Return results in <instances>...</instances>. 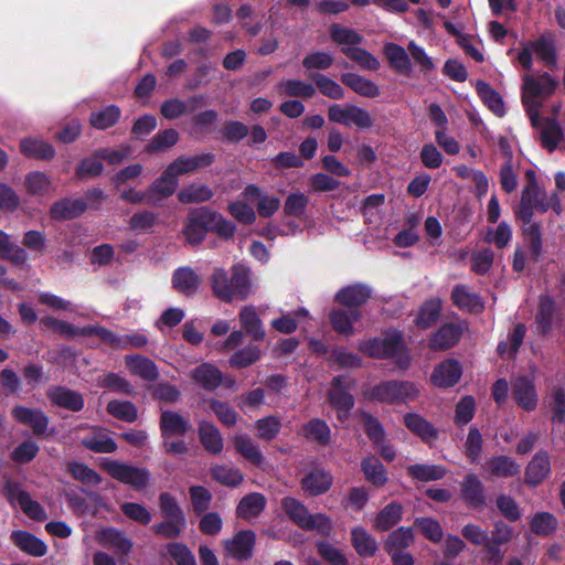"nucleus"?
Masks as SVG:
<instances>
[{"mask_svg": "<svg viewBox=\"0 0 565 565\" xmlns=\"http://www.w3.org/2000/svg\"><path fill=\"white\" fill-rule=\"evenodd\" d=\"M525 180L526 184L522 189L518 206L514 207V215L524 224L522 233L527 242L532 262L539 263L543 255L542 230L541 224L532 220L534 211H537V201H542L545 191L540 188L534 170L525 171Z\"/></svg>", "mask_w": 565, "mask_h": 565, "instance_id": "obj_1", "label": "nucleus"}, {"mask_svg": "<svg viewBox=\"0 0 565 565\" xmlns=\"http://www.w3.org/2000/svg\"><path fill=\"white\" fill-rule=\"evenodd\" d=\"M236 225L226 220L220 212L209 206L190 209L182 227L185 242L191 246L203 243L207 233H215L220 238H234Z\"/></svg>", "mask_w": 565, "mask_h": 565, "instance_id": "obj_2", "label": "nucleus"}, {"mask_svg": "<svg viewBox=\"0 0 565 565\" xmlns=\"http://www.w3.org/2000/svg\"><path fill=\"white\" fill-rule=\"evenodd\" d=\"M210 285L213 295L223 302L246 300L252 292L250 270L243 264H234L231 273L215 268Z\"/></svg>", "mask_w": 565, "mask_h": 565, "instance_id": "obj_3", "label": "nucleus"}, {"mask_svg": "<svg viewBox=\"0 0 565 565\" xmlns=\"http://www.w3.org/2000/svg\"><path fill=\"white\" fill-rule=\"evenodd\" d=\"M359 351L372 359H396V365L406 370L411 365V355L401 331H392L385 338H371L359 344Z\"/></svg>", "mask_w": 565, "mask_h": 565, "instance_id": "obj_4", "label": "nucleus"}, {"mask_svg": "<svg viewBox=\"0 0 565 565\" xmlns=\"http://www.w3.org/2000/svg\"><path fill=\"white\" fill-rule=\"evenodd\" d=\"M558 82L544 72L537 76L524 75L522 103L533 127L539 126L541 104L536 100L539 97L547 98L554 94Z\"/></svg>", "mask_w": 565, "mask_h": 565, "instance_id": "obj_5", "label": "nucleus"}, {"mask_svg": "<svg viewBox=\"0 0 565 565\" xmlns=\"http://www.w3.org/2000/svg\"><path fill=\"white\" fill-rule=\"evenodd\" d=\"M365 399L388 405L415 401L419 390L415 383L403 380H385L363 392Z\"/></svg>", "mask_w": 565, "mask_h": 565, "instance_id": "obj_6", "label": "nucleus"}, {"mask_svg": "<svg viewBox=\"0 0 565 565\" xmlns=\"http://www.w3.org/2000/svg\"><path fill=\"white\" fill-rule=\"evenodd\" d=\"M100 466L113 479L128 484L137 492L145 490L151 480V472L143 467H136L109 458L104 459Z\"/></svg>", "mask_w": 565, "mask_h": 565, "instance_id": "obj_7", "label": "nucleus"}, {"mask_svg": "<svg viewBox=\"0 0 565 565\" xmlns=\"http://www.w3.org/2000/svg\"><path fill=\"white\" fill-rule=\"evenodd\" d=\"M13 419L32 429L36 437H53L56 434L54 427L50 428V417L41 408H31L23 405H17L12 408Z\"/></svg>", "mask_w": 565, "mask_h": 565, "instance_id": "obj_8", "label": "nucleus"}, {"mask_svg": "<svg viewBox=\"0 0 565 565\" xmlns=\"http://www.w3.org/2000/svg\"><path fill=\"white\" fill-rule=\"evenodd\" d=\"M328 118L331 122L344 126L354 125L359 129H369L374 124L371 115L364 108L352 104L345 106L339 104L331 105L328 108Z\"/></svg>", "mask_w": 565, "mask_h": 565, "instance_id": "obj_9", "label": "nucleus"}, {"mask_svg": "<svg viewBox=\"0 0 565 565\" xmlns=\"http://www.w3.org/2000/svg\"><path fill=\"white\" fill-rule=\"evenodd\" d=\"M468 329L466 320L443 323L428 339V348L433 351H446L456 347L463 332Z\"/></svg>", "mask_w": 565, "mask_h": 565, "instance_id": "obj_10", "label": "nucleus"}, {"mask_svg": "<svg viewBox=\"0 0 565 565\" xmlns=\"http://www.w3.org/2000/svg\"><path fill=\"white\" fill-rule=\"evenodd\" d=\"M282 505L290 519L303 529H317L322 532L330 529L329 520L323 514H309L307 509L294 497H287Z\"/></svg>", "mask_w": 565, "mask_h": 565, "instance_id": "obj_11", "label": "nucleus"}, {"mask_svg": "<svg viewBox=\"0 0 565 565\" xmlns=\"http://www.w3.org/2000/svg\"><path fill=\"white\" fill-rule=\"evenodd\" d=\"M350 390L351 386L344 383L342 375H337L332 379L328 401L337 411L339 420H345L354 407L355 399Z\"/></svg>", "mask_w": 565, "mask_h": 565, "instance_id": "obj_12", "label": "nucleus"}, {"mask_svg": "<svg viewBox=\"0 0 565 565\" xmlns=\"http://www.w3.org/2000/svg\"><path fill=\"white\" fill-rule=\"evenodd\" d=\"M372 298V289L370 286L355 282L342 287L334 295V302L349 309L360 310Z\"/></svg>", "mask_w": 565, "mask_h": 565, "instance_id": "obj_13", "label": "nucleus"}, {"mask_svg": "<svg viewBox=\"0 0 565 565\" xmlns=\"http://www.w3.org/2000/svg\"><path fill=\"white\" fill-rule=\"evenodd\" d=\"M46 396L52 405L74 413L81 412L85 406L83 394L66 386H51L46 392Z\"/></svg>", "mask_w": 565, "mask_h": 565, "instance_id": "obj_14", "label": "nucleus"}, {"mask_svg": "<svg viewBox=\"0 0 565 565\" xmlns=\"http://www.w3.org/2000/svg\"><path fill=\"white\" fill-rule=\"evenodd\" d=\"M179 185V180L167 168L161 175L148 186V204L158 205L161 201L172 196Z\"/></svg>", "mask_w": 565, "mask_h": 565, "instance_id": "obj_15", "label": "nucleus"}, {"mask_svg": "<svg viewBox=\"0 0 565 565\" xmlns=\"http://www.w3.org/2000/svg\"><path fill=\"white\" fill-rule=\"evenodd\" d=\"M551 473V457L546 450H539L530 460L524 471V482L536 487Z\"/></svg>", "mask_w": 565, "mask_h": 565, "instance_id": "obj_16", "label": "nucleus"}, {"mask_svg": "<svg viewBox=\"0 0 565 565\" xmlns=\"http://www.w3.org/2000/svg\"><path fill=\"white\" fill-rule=\"evenodd\" d=\"M462 375V367L459 361L447 359L435 366L431 374L434 385L443 388L455 386Z\"/></svg>", "mask_w": 565, "mask_h": 565, "instance_id": "obj_17", "label": "nucleus"}, {"mask_svg": "<svg viewBox=\"0 0 565 565\" xmlns=\"http://www.w3.org/2000/svg\"><path fill=\"white\" fill-rule=\"evenodd\" d=\"M512 397L526 412L534 411L537 406L535 385L526 376H519L512 382Z\"/></svg>", "mask_w": 565, "mask_h": 565, "instance_id": "obj_18", "label": "nucleus"}, {"mask_svg": "<svg viewBox=\"0 0 565 565\" xmlns=\"http://www.w3.org/2000/svg\"><path fill=\"white\" fill-rule=\"evenodd\" d=\"M205 103L203 95L191 96L188 102L179 98H171L164 100L160 106L161 115L168 120H174L186 113H192Z\"/></svg>", "mask_w": 565, "mask_h": 565, "instance_id": "obj_19", "label": "nucleus"}, {"mask_svg": "<svg viewBox=\"0 0 565 565\" xmlns=\"http://www.w3.org/2000/svg\"><path fill=\"white\" fill-rule=\"evenodd\" d=\"M173 289L185 297H193L201 285V277L189 266L174 269L171 277Z\"/></svg>", "mask_w": 565, "mask_h": 565, "instance_id": "obj_20", "label": "nucleus"}, {"mask_svg": "<svg viewBox=\"0 0 565 565\" xmlns=\"http://www.w3.org/2000/svg\"><path fill=\"white\" fill-rule=\"evenodd\" d=\"M255 542V533L245 530L239 531L232 539L224 541V547L230 556L236 559H247L253 554Z\"/></svg>", "mask_w": 565, "mask_h": 565, "instance_id": "obj_21", "label": "nucleus"}, {"mask_svg": "<svg viewBox=\"0 0 565 565\" xmlns=\"http://www.w3.org/2000/svg\"><path fill=\"white\" fill-rule=\"evenodd\" d=\"M162 439H170L172 436H184L192 425L181 414L173 411H162L159 420Z\"/></svg>", "mask_w": 565, "mask_h": 565, "instance_id": "obj_22", "label": "nucleus"}, {"mask_svg": "<svg viewBox=\"0 0 565 565\" xmlns=\"http://www.w3.org/2000/svg\"><path fill=\"white\" fill-rule=\"evenodd\" d=\"M87 210L83 199L63 198L50 207V217L54 221H68L82 216Z\"/></svg>", "mask_w": 565, "mask_h": 565, "instance_id": "obj_23", "label": "nucleus"}, {"mask_svg": "<svg viewBox=\"0 0 565 565\" xmlns=\"http://www.w3.org/2000/svg\"><path fill=\"white\" fill-rule=\"evenodd\" d=\"M125 364L129 372L148 382H154L159 377L157 364L149 358L141 354H129L125 356Z\"/></svg>", "mask_w": 565, "mask_h": 565, "instance_id": "obj_24", "label": "nucleus"}, {"mask_svg": "<svg viewBox=\"0 0 565 565\" xmlns=\"http://www.w3.org/2000/svg\"><path fill=\"white\" fill-rule=\"evenodd\" d=\"M557 312L555 300L548 295H541L535 313L536 332L546 335L551 332Z\"/></svg>", "mask_w": 565, "mask_h": 565, "instance_id": "obj_25", "label": "nucleus"}, {"mask_svg": "<svg viewBox=\"0 0 565 565\" xmlns=\"http://www.w3.org/2000/svg\"><path fill=\"white\" fill-rule=\"evenodd\" d=\"M362 313L360 310L332 309L329 313V321L332 329L342 335L350 337L354 333L353 323L360 321Z\"/></svg>", "mask_w": 565, "mask_h": 565, "instance_id": "obj_26", "label": "nucleus"}, {"mask_svg": "<svg viewBox=\"0 0 565 565\" xmlns=\"http://www.w3.org/2000/svg\"><path fill=\"white\" fill-rule=\"evenodd\" d=\"M96 541L107 548H113L120 555H127L132 550L134 543L122 532L113 527H105L96 533Z\"/></svg>", "mask_w": 565, "mask_h": 565, "instance_id": "obj_27", "label": "nucleus"}, {"mask_svg": "<svg viewBox=\"0 0 565 565\" xmlns=\"http://www.w3.org/2000/svg\"><path fill=\"white\" fill-rule=\"evenodd\" d=\"M340 82L362 97L375 98L381 94V89L375 82L356 73L349 72L341 74Z\"/></svg>", "mask_w": 565, "mask_h": 565, "instance_id": "obj_28", "label": "nucleus"}, {"mask_svg": "<svg viewBox=\"0 0 565 565\" xmlns=\"http://www.w3.org/2000/svg\"><path fill=\"white\" fill-rule=\"evenodd\" d=\"M404 425L424 443L431 445L438 438V430L426 418L417 413H407Z\"/></svg>", "mask_w": 565, "mask_h": 565, "instance_id": "obj_29", "label": "nucleus"}, {"mask_svg": "<svg viewBox=\"0 0 565 565\" xmlns=\"http://www.w3.org/2000/svg\"><path fill=\"white\" fill-rule=\"evenodd\" d=\"M191 379L209 392L215 391L223 382L222 372L210 363H202L191 372Z\"/></svg>", "mask_w": 565, "mask_h": 565, "instance_id": "obj_30", "label": "nucleus"}, {"mask_svg": "<svg viewBox=\"0 0 565 565\" xmlns=\"http://www.w3.org/2000/svg\"><path fill=\"white\" fill-rule=\"evenodd\" d=\"M333 478L324 468L315 467L302 478V488L309 494H324L332 486Z\"/></svg>", "mask_w": 565, "mask_h": 565, "instance_id": "obj_31", "label": "nucleus"}, {"mask_svg": "<svg viewBox=\"0 0 565 565\" xmlns=\"http://www.w3.org/2000/svg\"><path fill=\"white\" fill-rule=\"evenodd\" d=\"M452 303L461 309L471 313L481 312L484 305L479 295L470 292L466 285H456L451 291Z\"/></svg>", "mask_w": 565, "mask_h": 565, "instance_id": "obj_32", "label": "nucleus"}, {"mask_svg": "<svg viewBox=\"0 0 565 565\" xmlns=\"http://www.w3.org/2000/svg\"><path fill=\"white\" fill-rule=\"evenodd\" d=\"M198 435L203 448L211 455L222 452L224 443L220 430L210 422L202 420L199 424Z\"/></svg>", "mask_w": 565, "mask_h": 565, "instance_id": "obj_33", "label": "nucleus"}, {"mask_svg": "<svg viewBox=\"0 0 565 565\" xmlns=\"http://www.w3.org/2000/svg\"><path fill=\"white\" fill-rule=\"evenodd\" d=\"M484 470L492 477L510 478L520 473V465L509 456L499 455L486 462Z\"/></svg>", "mask_w": 565, "mask_h": 565, "instance_id": "obj_34", "label": "nucleus"}, {"mask_svg": "<svg viewBox=\"0 0 565 565\" xmlns=\"http://www.w3.org/2000/svg\"><path fill=\"white\" fill-rule=\"evenodd\" d=\"M383 53L391 67L398 74L409 75L412 71L411 57L399 44L390 42L384 45Z\"/></svg>", "mask_w": 565, "mask_h": 565, "instance_id": "obj_35", "label": "nucleus"}, {"mask_svg": "<svg viewBox=\"0 0 565 565\" xmlns=\"http://www.w3.org/2000/svg\"><path fill=\"white\" fill-rule=\"evenodd\" d=\"M443 303L439 298H430L423 302L419 307L417 316L414 320L419 329H429L437 323L441 316Z\"/></svg>", "mask_w": 565, "mask_h": 565, "instance_id": "obj_36", "label": "nucleus"}, {"mask_svg": "<svg viewBox=\"0 0 565 565\" xmlns=\"http://www.w3.org/2000/svg\"><path fill=\"white\" fill-rule=\"evenodd\" d=\"M214 195L213 190L202 183H190L178 191V201L182 204H201L210 201Z\"/></svg>", "mask_w": 565, "mask_h": 565, "instance_id": "obj_37", "label": "nucleus"}, {"mask_svg": "<svg viewBox=\"0 0 565 565\" xmlns=\"http://www.w3.org/2000/svg\"><path fill=\"white\" fill-rule=\"evenodd\" d=\"M476 92L482 103L498 117L505 114L504 103L500 94L486 81L478 79Z\"/></svg>", "mask_w": 565, "mask_h": 565, "instance_id": "obj_38", "label": "nucleus"}, {"mask_svg": "<svg viewBox=\"0 0 565 565\" xmlns=\"http://www.w3.org/2000/svg\"><path fill=\"white\" fill-rule=\"evenodd\" d=\"M406 473L418 482H430L443 479L447 468L443 465L415 463L406 468Z\"/></svg>", "mask_w": 565, "mask_h": 565, "instance_id": "obj_39", "label": "nucleus"}, {"mask_svg": "<svg viewBox=\"0 0 565 565\" xmlns=\"http://www.w3.org/2000/svg\"><path fill=\"white\" fill-rule=\"evenodd\" d=\"M239 322L242 328L255 341H263L265 339V330L262 320L253 306H245L239 311Z\"/></svg>", "mask_w": 565, "mask_h": 565, "instance_id": "obj_40", "label": "nucleus"}, {"mask_svg": "<svg viewBox=\"0 0 565 565\" xmlns=\"http://www.w3.org/2000/svg\"><path fill=\"white\" fill-rule=\"evenodd\" d=\"M20 151L28 158L51 160L55 157V149L46 141L35 138H24L20 141Z\"/></svg>", "mask_w": 565, "mask_h": 565, "instance_id": "obj_41", "label": "nucleus"}, {"mask_svg": "<svg viewBox=\"0 0 565 565\" xmlns=\"http://www.w3.org/2000/svg\"><path fill=\"white\" fill-rule=\"evenodd\" d=\"M12 542L23 552L32 556H43L47 547L40 539L25 531H14L11 534Z\"/></svg>", "mask_w": 565, "mask_h": 565, "instance_id": "obj_42", "label": "nucleus"}, {"mask_svg": "<svg viewBox=\"0 0 565 565\" xmlns=\"http://www.w3.org/2000/svg\"><path fill=\"white\" fill-rule=\"evenodd\" d=\"M235 450L253 466L260 468L265 458L258 447L249 437L238 435L234 438Z\"/></svg>", "mask_w": 565, "mask_h": 565, "instance_id": "obj_43", "label": "nucleus"}, {"mask_svg": "<svg viewBox=\"0 0 565 565\" xmlns=\"http://www.w3.org/2000/svg\"><path fill=\"white\" fill-rule=\"evenodd\" d=\"M305 438L312 440L320 446H327L331 440V429L321 418H313L301 426Z\"/></svg>", "mask_w": 565, "mask_h": 565, "instance_id": "obj_44", "label": "nucleus"}, {"mask_svg": "<svg viewBox=\"0 0 565 565\" xmlns=\"http://www.w3.org/2000/svg\"><path fill=\"white\" fill-rule=\"evenodd\" d=\"M526 334V326L523 322L514 324L508 334V341H500L497 347L499 355L508 353L509 358H515Z\"/></svg>", "mask_w": 565, "mask_h": 565, "instance_id": "obj_45", "label": "nucleus"}, {"mask_svg": "<svg viewBox=\"0 0 565 565\" xmlns=\"http://www.w3.org/2000/svg\"><path fill=\"white\" fill-rule=\"evenodd\" d=\"M121 117V109L117 105H108L97 111L90 113L89 124L98 130L114 127Z\"/></svg>", "mask_w": 565, "mask_h": 565, "instance_id": "obj_46", "label": "nucleus"}, {"mask_svg": "<svg viewBox=\"0 0 565 565\" xmlns=\"http://www.w3.org/2000/svg\"><path fill=\"white\" fill-rule=\"evenodd\" d=\"M341 53L349 60L356 63L361 68L366 71H377L381 66L379 58L366 51L365 49L358 46H342Z\"/></svg>", "mask_w": 565, "mask_h": 565, "instance_id": "obj_47", "label": "nucleus"}, {"mask_svg": "<svg viewBox=\"0 0 565 565\" xmlns=\"http://www.w3.org/2000/svg\"><path fill=\"white\" fill-rule=\"evenodd\" d=\"M361 470L365 479L379 487L387 481V473L384 465L375 456H367L361 461Z\"/></svg>", "mask_w": 565, "mask_h": 565, "instance_id": "obj_48", "label": "nucleus"}, {"mask_svg": "<svg viewBox=\"0 0 565 565\" xmlns=\"http://www.w3.org/2000/svg\"><path fill=\"white\" fill-rule=\"evenodd\" d=\"M170 520L153 526V531L163 537H178L184 526L185 520L179 508L170 507Z\"/></svg>", "mask_w": 565, "mask_h": 565, "instance_id": "obj_49", "label": "nucleus"}, {"mask_svg": "<svg viewBox=\"0 0 565 565\" xmlns=\"http://www.w3.org/2000/svg\"><path fill=\"white\" fill-rule=\"evenodd\" d=\"M329 34L332 42L342 46H358L364 41V38L354 29L333 23L329 28Z\"/></svg>", "mask_w": 565, "mask_h": 565, "instance_id": "obj_50", "label": "nucleus"}, {"mask_svg": "<svg viewBox=\"0 0 565 565\" xmlns=\"http://www.w3.org/2000/svg\"><path fill=\"white\" fill-rule=\"evenodd\" d=\"M402 513V505L399 503L392 502L379 512L374 520L373 527L380 531H387L401 521Z\"/></svg>", "mask_w": 565, "mask_h": 565, "instance_id": "obj_51", "label": "nucleus"}, {"mask_svg": "<svg viewBox=\"0 0 565 565\" xmlns=\"http://www.w3.org/2000/svg\"><path fill=\"white\" fill-rule=\"evenodd\" d=\"M352 544L360 556L369 557L375 554L377 543L375 539L361 526L352 529Z\"/></svg>", "mask_w": 565, "mask_h": 565, "instance_id": "obj_52", "label": "nucleus"}, {"mask_svg": "<svg viewBox=\"0 0 565 565\" xmlns=\"http://www.w3.org/2000/svg\"><path fill=\"white\" fill-rule=\"evenodd\" d=\"M309 78L316 84L323 96L337 100L344 98V89L342 86L327 75L318 72L310 73Z\"/></svg>", "mask_w": 565, "mask_h": 565, "instance_id": "obj_53", "label": "nucleus"}, {"mask_svg": "<svg viewBox=\"0 0 565 565\" xmlns=\"http://www.w3.org/2000/svg\"><path fill=\"white\" fill-rule=\"evenodd\" d=\"M106 411L113 417L127 423H134L138 418V409L130 401H109Z\"/></svg>", "mask_w": 565, "mask_h": 565, "instance_id": "obj_54", "label": "nucleus"}, {"mask_svg": "<svg viewBox=\"0 0 565 565\" xmlns=\"http://www.w3.org/2000/svg\"><path fill=\"white\" fill-rule=\"evenodd\" d=\"M262 352L257 345L249 344L234 352L228 359L232 369H245L260 359Z\"/></svg>", "mask_w": 565, "mask_h": 565, "instance_id": "obj_55", "label": "nucleus"}, {"mask_svg": "<svg viewBox=\"0 0 565 565\" xmlns=\"http://www.w3.org/2000/svg\"><path fill=\"white\" fill-rule=\"evenodd\" d=\"M40 452V446L33 439L22 440L11 452L10 459L18 465H28L33 461Z\"/></svg>", "mask_w": 565, "mask_h": 565, "instance_id": "obj_56", "label": "nucleus"}, {"mask_svg": "<svg viewBox=\"0 0 565 565\" xmlns=\"http://www.w3.org/2000/svg\"><path fill=\"white\" fill-rule=\"evenodd\" d=\"M562 137L563 131L559 124L555 119L547 118L541 131V142L543 148L553 152L557 148Z\"/></svg>", "mask_w": 565, "mask_h": 565, "instance_id": "obj_57", "label": "nucleus"}, {"mask_svg": "<svg viewBox=\"0 0 565 565\" xmlns=\"http://www.w3.org/2000/svg\"><path fill=\"white\" fill-rule=\"evenodd\" d=\"M98 384L100 387L107 388L115 393H121L126 395L135 394L134 385L128 380L114 372H108L99 377Z\"/></svg>", "mask_w": 565, "mask_h": 565, "instance_id": "obj_58", "label": "nucleus"}, {"mask_svg": "<svg viewBox=\"0 0 565 565\" xmlns=\"http://www.w3.org/2000/svg\"><path fill=\"white\" fill-rule=\"evenodd\" d=\"M179 141V132L173 128H168L157 132L150 142L146 146L149 153L162 151L173 147Z\"/></svg>", "mask_w": 565, "mask_h": 565, "instance_id": "obj_59", "label": "nucleus"}, {"mask_svg": "<svg viewBox=\"0 0 565 565\" xmlns=\"http://www.w3.org/2000/svg\"><path fill=\"white\" fill-rule=\"evenodd\" d=\"M51 179L44 172L32 171L25 175L24 186L30 195H44L51 189Z\"/></svg>", "mask_w": 565, "mask_h": 565, "instance_id": "obj_60", "label": "nucleus"}, {"mask_svg": "<svg viewBox=\"0 0 565 565\" xmlns=\"http://www.w3.org/2000/svg\"><path fill=\"white\" fill-rule=\"evenodd\" d=\"M364 433L367 438L375 445H382L385 440V429L381 422L372 414L362 412L361 414Z\"/></svg>", "mask_w": 565, "mask_h": 565, "instance_id": "obj_61", "label": "nucleus"}, {"mask_svg": "<svg viewBox=\"0 0 565 565\" xmlns=\"http://www.w3.org/2000/svg\"><path fill=\"white\" fill-rule=\"evenodd\" d=\"M476 414V401L473 396L466 395L456 404L454 423L458 427L469 424Z\"/></svg>", "mask_w": 565, "mask_h": 565, "instance_id": "obj_62", "label": "nucleus"}, {"mask_svg": "<svg viewBox=\"0 0 565 565\" xmlns=\"http://www.w3.org/2000/svg\"><path fill=\"white\" fill-rule=\"evenodd\" d=\"M67 472H70L75 480L86 484L97 486L102 482V477L94 469L83 462H68Z\"/></svg>", "mask_w": 565, "mask_h": 565, "instance_id": "obj_63", "label": "nucleus"}, {"mask_svg": "<svg viewBox=\"0 0 565 565\" xmlns=\"http://www.w3.org/2000/svg\"><path fill=\"white\" fill-rule=\"evenodd\" d=\"M148 390L154 399L167 404L177 403L181 397L180 390L169 382H159L154 385H150Z\"/></svg>", "mask_w": 565, "mask_h": 565, "instance_id": "obj_64", "label": "nucleus"}]
</instances>
